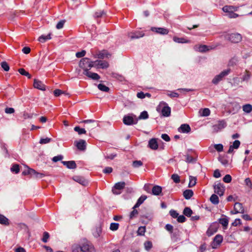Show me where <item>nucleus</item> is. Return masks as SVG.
Here are the masks:
<instances>
[{
	"label": "nucleus",
	"instance_id": "nucleus-1",
	"mask_svg": "<svg viewBox=\"0 0 252 252\" xmlns=\"http://www.w3.org/2000/svg\"><path fill=\"white\" fill-rule=\"evenodd\" d=\"M94 66L93 62H90L87 58L82 59L79 63V66L84 69V72L90 70Z\"/></svg>",
	"mask_w": 252,
	"mask_h": 252
},
{
	"label": "nucleus",
	"instance_id": "nucleus-2",
	"mask_svg": "<svg viewBox=\"0 0 252 252\" xmlns=\"http://www.w3.org/2000/svg\"><path fill=\"white\" fill-rule=\"evenodd\" d=\"M226 39L230 41L232 43H238L242 40V36L238 33H232L230 34H227L225 36Z\"/></svg>",
	"mask_w": 252,
	"mask_h": 252
},
{
	"label": "nucleus",
	"instance_id": "nucleus-3",
	"mask_svg": "<svg viewBox=\"0 0 252 252\" xmlns=\"http://www.w3.org/2000/svg\"><path fill=\"white\" fill-rule=\"evenodd\" d=\"M230 72V69H227L221 71L219 74L215 76L212 80V83L216 85L218 84V83L220 81L223 77L228 75Z\"/></svg>",
	"mask_w": 252,
	"mask_h": 252
},
{
	"label": "nucleus",
	"instance_id": "nucleus-4",
	"mask_svg": "<svg viewBox=\"0 0 252 252\" xmlns=\"http://www.w3.org/2000/svg\"><path fill=\"white\" fill-rule=\"evenodd\" d=\"M126 186V183L124 182H118L115 184L114 186L112 189V191L114 194L118 195L120 194L121 192L118 191L123 189Z\"/></svg>",
	"mask_w": 252,
	"mask_h": 252
},
{
	"label": "nucleus",
	"instance_id": "nucleus-5",
	"mask_svg": "<svg viewBox=\"0 0 252 252\" xmlns=\"http://www.w3.org/2000/svg\"><path fill=\"white\" fill-rule=\"evenodd\" d=\"M81 246L82 252H94V246L88 241L85 242Z\"/></svg>",
	"mask_w": 252,
	"mask_h": 252
},
{
	"label": "nucleus",
	"instance_id": "nucleus-6",
	"mask_svg": "<svg viewBox=\"0 0 252 252\" xmlns=\"http://www.w3.org/2000/svg\"><path fill=\"white\" fill-rule=\"evenodd\" d=\"M214 191L220 196H222L224 194L225 188L223 184L220 183H217L214 186Z\"/></svg>",
	"mask_w": 252,
	"mask_h": 252
},
{
	"label": "nucleus",
	"instance_id": "nucleus-7",
	"mask_svg": "<svg viewBox=\"0 0 252 252\" xmlns=\"http://www.w3.org/2000/svg\"><path fill=\"white\" fill-rule=\"evenodd\" d=\"M219 227V224L217 222L212 223L207 231V234L208 236H211L216 233Z\"/></svg>",
	"mask_w": 252,
	"mask_h": 252
},
{
	"label": "nucleus",
	"instance_id": "nucleus-8",
	"mask_svg": "<svg viewBox=\"0 0 252 252\" xmlns=\"http://www.w3.org/2000/svg\"><path fill=\"white\" fill-rule=\"evenodd\" d=\"M86 124L85 127L88 130H92L97 126V122L94 120H86L81 122Z\"/></svg>",
	"mask_w": 252,
	"mask_h": 252
},
{
	"label": "nucleus",
	"instance_id": "nucleus-9",
	"mask_svg": "<svg viewBox=\"0 0 252 252\" xmlns=\"http://www.w3.org/2000/svg\"><path fill=\"white\" fill-rule=\"evenodd\" d=\"M135 117L134 115H125L123 118V123L125 125L130 126L133 124H136L137 123V120L134 122L133 117Z\"/></svg>",
	"mask_w": 252,
	"mask_h": 252
},
{
	"label": "nucleus",
	"instance_id": "nucleus-10",
	"mask_svg": "<svg viewBox=\"0 0 252 252\" xmlns=\"http://www.w3.org/2000/svg\"><path fill=\"white\" fill-rule=\"evenodd\" d=\"M144 33L140 31H134L128 32L127 33L128 37L131 39H138L144 36Z\"/></svg>",
	"mask_w": 252,
	"mask_h": 252
},
{
	"label": "nucleus",
	"instance_id": "nucleus-11",
	"mask_svg": "<svg viewBox=\"0 0 252 252\" xmlns=\"http://www.w3.org/2000/svg\"><path fill=\"white\" fill-rule=\"evenodd\" d=\"M181 232L178 229H174L173 231L171 233V239L173 242H176L181 240Z\"/></svg>",
	"mask_w": 252,
	"mask_h": 252
},
{
	"label": "nucleus",
	"instance_id": "nucleus-12",
	"mask_svg": "<svg viewBox=\"0 0 252 252\" xmlns=\"http://www.w3.org/2000/svg\"><path fill=\"white\" fill-rule=\"evenodd\" d=\"M226 126V124L224 121H220L217 124L213 126V131L214 132H217L219 131L224 128Z\"/></svg>",
	"mask_w": 252,
	"mask_h": 252
},
{
	"label": "nucleus",
	"instance_id": "nucleus-13",
	"mask_svg": "<svg viewBox=\"0 0 252 252\" xmlns=\"http://www.w3.org/2000/svg\"><path fill=\"white\" fill-rule=\"evenodd\" d=\"M234 212L233 211H231V213L233 214H236L237 213H244V209L242 205V204L236 202L235 203L234 206Z\"/></svg>",
	"mask_w": 252,
	"mask_h": 252
},
{
	"label": "nucleus",
	"instance_id": "nucleus-14",
	"mask_svg": "<svg viewBox=\"0 0 252 252\" xmlns=\"http://www.w3.org/2000/svg\"><path fill=\"white\" fill-rule=\"evenodd\" d=\"M223 240V237L221 235L218 234L214 238V241L212 243V248H217V246L220 245Z\"/></svg>",
	"mask_w": 252,
	"mask_h": 252
},
{
	"label": "nucleus",
	"instance_id": "nucleus-15",
	"mask_svg": "<svg viewBox=\"0 0 252 252\" xmlns=\"http://www.w3.org/2000/svg\"><path fill=\"white\" fill-rule=\"evenodd\" d=\"M74 143L77 149L80 151H85L86 149V142L84 140L80 139L78 141H75Z\"/></svg>",
	"mask_w": 252,
	"mask_h": 252
},
{
	"label": "nucleus",
	"instance_id": "nucleus-16",
	"mask_svg": "<svg viewBox=\"0 0 252 252\" xmlns=\"http://www.w3.org/2000/svg\"><path fill=\"white\" fill-rule=\"evenodd\" d=\"M151 30L152 32L162 35L167 34L169 32L167 29L164 28L152 27Z\"/></svg>",
	"mask_w": 252,
	"mask_h": 252
},
{
	"label": "nucleus",
	"instance_id": "nucleus-17",
	"mask_svg": "<svg viewBox=\"0 0 252 252\" xmlns=\"http://www.w3.org/2000/svg\"><path fill=\"white\" fill-rule=\"evenodd\" d=\"M239 7L233 5H225L222 7V10L226 13L235 12L238 10Z\"/></svg>",
	"mask_w": 252,
	"mask_h": 252
},
{
	"label": "nucleus",
	"instance_id": "nucleus-18",
	"mask_svg": "<svg viewBox=\"0 0 252 252\" xmlns=\"http://www.w3.org/2000/svg\"><path fill=\"white\" fill-rule=\"evenodd\" d=\"M193 48L195 51L201 53L207 52L210 50L209 47L205 45H196Z\"/></svg>",
	"mask_w": 252,
	"mask_h": 252
},
{
	"label": "nucleus",
	"instance_id": "nucleus-19",
	"mask_svg": "<svg viewBox=\"0 0 252 252\" xmlns=\"http://www.w3.org/2000/svg\"><path fill=\"white\" fill-rule=\"evenodd\" d=\"M83 74L94 80H98L100 78V76L98 74L92 72L90 71L89 70H86L85 72H83Z\"/></svg>",
	"mask_w": 252,
	"mask_h": 252
},
{
	"label": "nucleus",
	"instance_id": "nucleus-20",
	"mask_svg": "<svg viewBox=\"0 0 252 252\" xmlns=\"http://www.w3.org/2000/svg\"><path fill=\"white\" fill-rule=\"evenodd\" d=\"M191 130L190 126L188 124H182L178 128V131L184 133H188Z\"/></svg>",
	"mask_w": 252,
	"mask_h": 252
},
{
	"label": "nucleus",
	"instance_id": "nucleus-21",
	"mask_svg": "<svg viewBox=\"0 0 252 252\" xmlns=\"http://www.w3.org/2000/svg\"><path fill=\"white\" fill-rule=\"evenodd\" d=\"M33 86L36 89L42 91L45 90V86L44 84L41 81L35 79L34 80Z\"/></svg>",
	"mask_w": 252,
	"mask_h": 252
},
{
	"label": "nucleus",
	"instance_id": "nucleus-22",
	"mask_svg": "<svg viewBox=\"0 0 252 252\" xmlns=\"http://www.w3.org/2000/svg\"><path fill=\"white\" fill-rule=\"evenodd\" d=\"M148 147L154 150H157L158 148V144L156 138H152L149 141Z\"/></svg>",
	"mask_w": 252,
	"mask_h": 252
},
{
	"label": "nucleus",
	"instance_id": "nucleus-23",
	"mask_svg": "<svg viewBox=\"0 0 252 252\" xmlns=\"http://www.w3.org/2000/svg\"><path fill=\"white\" fill-rule=\"evenodd\" d=\"M164 106L163 107L161 110V114L162 116L164 117H168L170 115L171 113V109L167 105L166 103H163Z\"/></svg>",
	"mask_w": 252,
	"mask_h": 252
},
{
	"label": "nucleus",
	"instance_id": "nucleus-24",
	"mask_svg": "<svg viewBox=\"0 0 252 252\" xmlns=\"http://www.w3.org/2000/svg\"><path fill=\"white\" fill-rule=\"evenodd\" d=\"M111 56V54L106 50H103L100 52L96 55V57L98 59H103L104 58H109Z\"/></svg>",
	"mask_w": 252,
	"mask_h": 252
},
{
	"label": "nucleus",
	"instance_id": "nucleus-25",
	"mask_svg": "<svg viewBox=\"0 0 252 252\" xmlns=\"http://www.w3.org/2000/svg\"><path fill=\"white\" fill-rule=\"evenodd\" d=\"M62 163L69 169H75L76 168V164L74 161H63Z\"/></svg>",
	"mask_w": 252,
	"mask_h": 252
},
{
	"label": "nucleus",
	"instance_id": "nucleus-26",
	"mask_svg": "<svg viewBox=\"0 0 252 252\" xmlns=\"http://www.w3.org/2000/svg\"><path fill=\"white\" fill-rule=\"evenodd\" d=\"M147 196L146 195H141L137 200V202L134 205L133 209H136V208L139 207L143 202L144 201L147 199Z\"/></svg>",
	"mask_w": 252,
	"mask_h": 252
},
{
	"label": "nucleus",
	"instance_id": "nucleus-27",
	"mask_svg": "<svg viewBox=\"0 0 252 252\" xmlns=\"http://www.w3.org/2000/svg\"><path fill=\"white\" fill-rule=\"evenodd\" d=\"M73 180L75 182H76L83 186H85L88 183L86 180H85L84 178L81 177V176H75L73 178Z\"/></svg>",
	"mask_w": 252,
	"mask_h": 252
},
{
	"label": "nucleus",
	"instance_id": "nucleus-28",
	"mask_svg": "<svg viewBox=\"0 0 252 252\" xmlns=\"http://www.w3.org/2000/svg\"><path fill=\"white\" fill-rule=\"evenodd\" d=\"M222 216H224V218L219 219V222L220 223L224 228H226L228 224V218L224 215Z\"/></svg>",
	"mask_w": 252,
	"mask_h": 252
},
{
	"label": "nucleus",
	"instance_id": "nucleus-29",
	"mask_svg": "<svg viewBox=\"0 0 252 252\" xmlns=\"http://www.w3.org/2000/svg\"><path fill=\"white\" fill-rule=\"evenodd\" d=\"M98 63L100 68L102 69L107 68L109 67V63L106 61L96 60L94 62V63Z\"/></svg>",
	"mask_w": 252,
	"mask_h": 252
},
{
	"label": "nucleus",
	"instance_id": "nucleus-30",
	"mask_svg": "<svg viewBox=\"0 0 252 252\" xmlns=\"http://www.w3.org/2000/svg\"><path fill=\"white\" fill-rule=\"evenodd\" d=\"M162 191V188L159 186H155L152 189V193L155 195H158Z\"/></svg>",
	"mask_w": 252,
	"mask_h": 252
},
{
	"label": "nucleus",
	"instance_id": "nucleus-31",
	"mask_svg": "<svg viewBox=\"0 0 252 252\" xmlns=\"http://www.w3.org/2000/svg\"><path fill=\"white\" fill-rule=\"evenodd\" d=\"M193 195V192L191 189H186L183 192V196L186 199H189Z\"/></svg>",
	"mask_w": 252,
	"mask_h": 252
},
{
	"label": "nucleus",
	"instance_id": "nucleus-32",
	"mask_svg": "<svg viewBox=\"0 0 252 252\" xmlns=\"http://www.w3.org/2000/svg\"><path fill=\"white\" fill-rule=\"evenodd\" d=\"M210 200L212 202V203L215 205H217L219 203V197L215 194H213L211 196L210 198Z\"/></svg>",
	"mask_w": 252,
	"mask_h": 252
},
{
	"label": "nucleus",
	"instance_id": "nucleus-33",
	"mask_svg": "<svg viewBox=\"0 0 252 252\" xmlns=\"http://www.w3.org/2000/svg\"><path fill=\"white\" fill-rule=\"evenodd\" d=\"M173 39L174 42L179 43H185L189 42V40L184 38H180L176 36H174Z\"/></svg>",
	"mask_w": 252,
	"mask_h": 252
},
{
	"label": "nucleus",
	"instance_id": "nucleus-34",
	"mask_svg": "<svg viewBox=\"0 0 252 252\" xmlns=\"http://www.w3.org/2000/svg\"><path fill=\"white\" fill-rule=\"evenodd\" d=\"M186 158L185 161L189 163H195L196 161V158H193L191 156H190L189 155L187 154L185 156Z\"/></svg>",
	"mask_w": 252,
	"mask_h": 252
},
{
	"label": "nucleus",
	"instance_id": "nucleus-35",
	"mask_svg": "<svg viewBox=\"0 0 252 252\" xmlns=\"http://www.w3.org/2000/svg\"><path fill=\"white\" fill-rule=\"evenodd\" d=\"M242 108L245 112L250 113L252 111V105L250 104H245L243 106Z\"/></svg>",
	"mask_w": 252,
	"mask_h": 252
},
{
	"label": "nucleus",
	"instance_id": "nucleus-36",
	"mask_svg": "<svg viewBox=\"0 0 252 252\" xmlns=\"http://www.w3.org/2000/svg\"><path fill=\"white\" fill-rule=\"evenodd\" d=\"M0 223L4 225H8V219L2 215L0 214Z\"/></svg>",
	"mask_w": 252,
	"mask_h": 252
},
{
	"label": "nucleus",
	"instance_id": "nucleus-37",
	"mask_svg": "<svg viewBox=\"0 0 252 252\" xmlns=\"http://www.w3.org/2000/svg\"><path fill=\"white\" fill-rule=\"evenodd\" d=\"M51 39V34L49 33L48 34L45 35H42L38 38V40L41 42H45L47 40Z\"/></svg>",
	"mask_w": 252,
	"mask_h": 252
},
{
	"label": "nucleus",
	"instance_id": "nucleus-38",
	"mask_svg": "<svg viewBox=\"0 0 252 252\" xmlns=\"http://www.w3.org/2000/svg\"><path fill=\"white\" fill-rule=\"evenodd\" d=\"M0 147L4 152V157H9V155L8 154V150L7 149L5 144L3 143H0Z\"/></svg>",
	"mask_w": 252,
	"mask_h": 252
},
{
	"label": "nucleus",
	"instance_id": "nucleus-39",
	"mask_svg": "<svg viewBox=\"0 0 252 252\" xmlns=\"http://www.w3.org/2000/svg\"><path fill=\"white\" fill-rule=\"evenodd\" d=\"M74 131L77 132L78 134L81 135L83 134H86V130L85 128H81L78 126H76L74 128Z\"/></svg>",
	"mask_w": 252,
	"mask_h": 252
},
{
	"label": "nucleus",
	"instance_id": "nucleus-40",
	"mask_svg": "<svg viewBox=\"0 0 252 252\" xmlns=\"http://www.w3.org/2000/svg\"><path fill=\"white\" fill-rule=\"evenodd\" d=\"M251 73L249 71L246 70L244 75H243V76L242 78V81H248L251 78Z\"/></svg>",
	"mask_w": 252,
	"mask_h": 252
},
{
	"label": "nucleus",
	"instance_id": "nucleus-41",
	"mask_svg": "<svg viewBox=\"0 0 252 252\" xmlns=\"http://www.w3.org/2000/svg\"><path fill=\"white\" fill-rule=\"evenodd\" d=\"M81 246L78 244H74L72 246V252H81Z\"/></svg>",
	"mask_w": 252,
	"mask_h": 252
},
{
	"label": "nucleus",
	"instance_id": "nucleus-42",
	"mask_svg": "<svg viewBox=\"0 0 252 252\" xmlns=\"http://www.w3.org/2000/svg\"><path fill=\"white\" fill-rule=\"evenodd\" d=\"M196 183V178L195 177L190 176L189 187L191 188L195 185Z\"/></svg>",
	"mask_w": 252,
	"mask_h": 252
},
{
	"label": "nucleus",
	"instance_id": "nucleus-43",
	"mask_svg": "<svg viewBox=\"0 0 252 252\" xmlns=\"http://www.w3.org/2000/svg\"><path fill=\"white\" fill-rule=\"evenodd\" d=\"M97 88L99 90L102 92H108L109 91V88L102 84H99L97 85Z\"/></svg>",
	"mask_w": 252,
	"mask_h": 252
},
{
	"label": "nucleus",
	"instance_id": "nucleus-44",
	"mask_svg": "<svg viewBox=\"0 0 252 252\" xmlns=\"http://www.w3.org/2000/svg\"><path fill=\"white\" fill-rule=\"evenodd\" d=\"M149 117V115L148 114V112L146 111H144L142 112L139 115V116L138 118V120H145L148 119Z\"/></svg>",
	"mask_w": 252,
	"mask_h": 252
},
{
	"label": "nucleus",
	"instance_id": "nucleus-45",
	"mask_svg": "<svg viewBox=\"0 0 252 252\" xmlns=\"http://www.w3.org/2000/svg\"><path fill=\"white\" fill-rule=\"evenodd\" d=\"M183 213L185 216L189 217L192 214V211L189 208L186 207L184 210Z\"/></svg>",
	"mask_w": 252,
	"mask_h": 252
},
{
	"label": "nucleus",
	"instance_id": "nucleus-46",
	"mask_svg": "<svg viewBox=\"0 0 252 252\" xmlns=\"http://www.w3.org/2000/svg\"><path fill=\"white\" fill-rule=\"evenodd\" d=\"M19 72L22 75L26 76L28 77V78H31V75L29 74V73L26 71L24 68H20L18 70Z\"/></svg>",
	"mask_w": 252,
	"mask_h": 252
},
{
	"label": "nucleus",
	"instance_id": "nucleus-47",
	"mask_svg": "<svg viewBox=\"0 0 252 252\" xmlns=\"http://www.w3.org/2000/svg\"><path fill=\"white\" fill-rule=\"evenodd\" d=\"M144 245L145 249L147 251H149L152 248L153 246L152 243L151 241H146L144 243Z\"/></svg>",
	"mask_w": 252,
	"mask_h": 252
},
{
	"label": "nucleus",
	"instance_id": "nucleus-48",
	"mask_svg": "<svg viewBox=\"0 0 252 252\" xmlns=\"http://www.w3.org/2000/svg\"><path fill=\"white\" fill-rule=\"evenodd\" d=\"M146 231L145 226H140L139 227L137 231V234L140 236H143L145 234Z\"/></svg>",
	"mask_w": 252,
	"mask_h": 252
},
{
	"label": "nucleus",
	"instance_id": "nucleus-49",
	"mask_svg": "<svg viewBox=\"0 0 252 252\" xmlns=\"http://www.w3.org/2000/svg\"><path fill=\"white\" fill-rule=\"evenodd\" d=\"M10 169L11 172H15L16 174H17L19 172V166L17 164H14L12 165Z\"/></svg>",
	"mask_w": 252,
	"mask_h": 252
},
{
	"label": "nucleus",
	"instance_id": "nucleus-50",
	"mask_svg": "<svg viewBox=\"0 0 252 252\" xmlns=\"http://www.w3.org/2000/svg\"><path fill=\"white\" fill-rule=\"evenodd\" d=\"M52 141V139L50 138H42L39 141V143L41 144H45L50 143Z\"/></svg>",
	"mask_w": 252,
	"mask_h": 252
},
{
	"label": "nucleus",
	"instance_id": "nucleus-51",
	"mask_svg": "<svg viewBox=\"0 0 252 252\" xmlns=\"http://www.w3.org/2000/svg\"><path fill=\"white\" fill-rule=\"evenodd\" d=\"M171 179L175 183H179L180 182V176L177 174H173L172 175Z\"/></svg>",
	"mask_w": 252,
	"mask_h": 252
},
{
	"label": "nucleus",
	"instance_id": "nucleus-52",
	"mask_svg": "<svg viewBox=\"0 0 252 252\" xmlns=\"http://www.w3.org/2000/svg\"><path fill=\"white\" fill-rule=\"evenodd\" d=\"M101 233V228L100 227H96L95 228V230L94 231V232H93V235L95 237L97 238L100 235Z\"/></svg>",
	"mask_w": 252,
	"mask_h": 252
},
{
	"label": "nucleus",
	"instance_id": "nucleus-53",
	"mask_svg": "<svg viewBox=\"0 0 252 252\" xmlns=\"http://www.w3.org/2000/svg\"><path fill=\"white\" fill-rule=\"evenodd\" d=\"M143 165V162L141 160H135L132 162V166L134 168H138Z\"/></svg>",
	"mask_w": 252,
	"mask_h": 252
},
{
	"label": "nucleus",
	"instance_id": "nucleus-54",
	"mask_svg": "<svg viewBox=\"0 0 252 252\" xmlns=\"http://www.w3.org/2000/svg\"><path fill=\"white\" fill-rule=\"evenodd\" d=\"M1 66L3 69L5 71H8L9 70V66L8 64L6 62H2L1 63Z\"/></svg>",
	"mask_w": 252,
	"mask_h": 252
},
{
	"label": "nucleus",
	"instance_id": "nucleus-55",
	"mask_svg": "<svg viewBox=\"0 0 252 252\" xmlns=\"http://www.w3.org/2000/svg\"><path fill=\"white\" fill-rule=\"evenodd\" d=\"M119 226V223L113 222L110 224V229L112 231H116L118 229Z\"/></svg>",
	"mask_w": 252,
	"mask_h": 252
},
{
	"label": "nucleus",
	"instance_id": "nucleus-56",
	"mask_svg": "<svg viewBox=\"0 0 252 252\" xmlns=\"http://www.w3.org/2000/svg\"><path fill=\"white\" fill-rule=\"evenodd\" d=\"M105 14V12L103 10H98L95 12L94 17L95 18H99L102 16L103 15Z\"/></svg>",
	"mask_w": 252,
	"mask_h": 252
},
{
	"label": "nucleus",
	"instance_id": "nucleus-57",
	"mask_svg": "<svg viewBox=\"0 0 252 252\" xmlns=\"http://www.w3.org/2000/svg\"><path fill=\"white\" fill-rule=\"evenodd\" d=\"M226 16L229 18H236L239 16L238 14L234 13V12L226 13Z\"/></svg>",
	"mask_w": 252,
	"mask_h": 252
},
{
	"label": "nucleus",
	"instance_id": "nucleus-58",
	"mask_svg": "<svg viewBox=\"0 0 252 252\" xmlns=\"http://www.w3.org/2000/svg\"><path fill=\"white\" fill-rule=\"evenodd\" d=\"M231 176L229 174L226 175L223 178V182L226 183H230L231 181Z\"/></svg>",
	"mask_w": 252,
	"mask_h": 252
},
{
	"label": "nucleus",
	"instance_id": "nucleus-59",
	"mask_svg": "<svg viewBox=\"0 0 252 252\" xmlns=\"http://www.w3.org/2000/svg\"><path fill=\"white\" fill-rule=\"evenodd\" d=\"M215 149L219 152H221L223 151V145L221 144H215L214 145Z\"/></svg>",
	"mask_w": 252,
	"mask_h": 252
},
{
	"label": "nucleus",
	"instance_id": "nucleus-60",
	"mask_svg": "<svg viewBox=\"0 0 252 252\" xmlns=\"http://www.w3.org/2000/svg\"><path fill=\"white\" fill-rule=\"evenodd\" d=\"M65 22V20H63L60 21L56 25V28L57 29H61L63 28V25Z\"/></svg>",
	"mask_w": 252,
	"mask_h": 252
},
{
	"label": "nucleus",
	"instance_id": "nucleus-61",
	"mask_svg": "<svg viewBox=\"0 0 252 252\" xmlns=\"http://www.w3.org/2000/svg\"><path fill=\"white\" fill-rule=\"evenodd\" d=\"M210 114V111L208 108H204L202 110V116H208Z\"/></svg>",
	"mask_w": 252,
	"mask_h": 252
},
{
	"label": "nucleus",
	"instance_id": "nucleus-62",
	"mask_svg": "<svg viewBox=\"0 0 252 252\" xmlns=\"http://www.w3.org/2000/svg\"><path fill=\"white\" fill-rule=\"evenodd\" d=\"M49 238V233L47 232H44L43 233V237L42 239V241L44 243H46L47 242Z\"/></svg>",
	"mask_w": 252,
	"mask_h": 252
},
{
	"label": "nucleus",
	"instance_id": "nucleus-63",
	"mask_svg": "<svg viewBox=\"0 0 252 252\" xmlns=\"http://www.w3.org/2000/svg\"><path fill=\"white\" fill-rule=\"evenodd\" d=\"M240 145V142L238 140H236L233 142V143L231 146L234 149H237L239 147Z\"/></svg>",
	"mask_w": 252,
	"mask_h": 252
},
{
	"label": "nucleus",
	"instance_id": "nucleus-64",
	"mask_svg": "<svg viewBox=\"0 0 252 252\" xmlns=\"http://www.w3.org/2000/svg\"><path fill=\"white\" fill-rule=\"evenodd\" d=\"M64 92L59 89H56L54 91V94L56 96H59L63 94H64Z\"/></svg>",
	"mask_w": 252,
	"mask_h": 252
}]
</instances>
